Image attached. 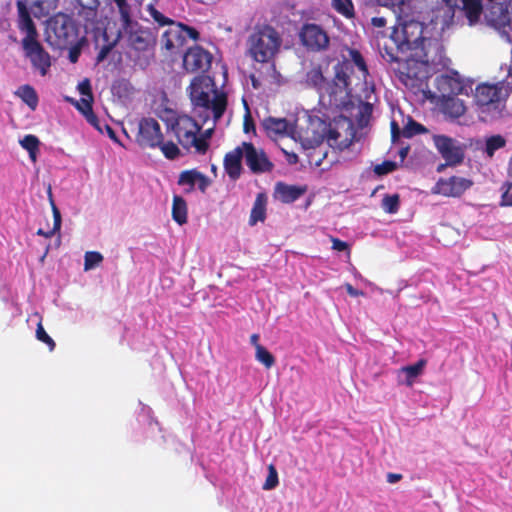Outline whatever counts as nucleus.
<instances>
[{"label":"nucleus","instance_id":"obj_10","mask_svg":"<svg viewBox=\"0 0 512 512\" xmlns=\"http://www.w3.org/2000/svg\"><path fill=\"white\" fill-rule=\"evenodd\" d=\"M512 90V68H508L507 79L494 85L481 84L475 91L477 105L485 111H500L502 103L508 98Z\"/></svg>","mask_w":512,"mask_h":512},{"label":"nucleus","instance_id":"obj_27","mask_svg":"<svg viewBox=\"0 0 512 512\" xmlns=\"http://www.w3.org/2000/svg\"><path fill=\"white\" fill-rule=\"evenodd\" d=\"M442 111L451 119H457L465 114L466 106L464 102L454 96L443 97Z\"/></svg>","mask_w":512,"mask_h":512},{"label":"nucleus","instance_id":"obj_29","mask_svg":"<svg viewBox=\"0 0 512 512\" xmlns=\"http://www.w3.org/2000/svg\"><path fill=\"white\" fill-rule=\"evenodd\" d=\"M304 189L294 186L287 185L285 183H277L275 187L276 197L284 203H292L296 201L303 193Z\"/></svg>","mask_w":512,"mask_h":512},{"label":"nucleus","instance_id":"obj_4","mask_svg":"<svg viewBox=\"0 0 512 512\" xmlns=\"http://www.w3.org/2000/svg\"><path fill=\"white\" fill-rule=\"evenodd\" d=\"M349 65H337L335 78L332 83L323 76L320 67H313L306 73L305 82L309 87L317 90L320 102L338 106L344 103V99L350 94V82L348 77Z\"/></svg>","mask_w":512,"mask_h":512},{"label":"nucleus","instance_id":"obj_57","mask_svg":"<svg viewBox=\"0 0 512 512\" xmlns=\"http://www.w3.org/2000/svg\"><path fill=\"white\" fill-rule=\"evenodd\" d=\"M391 135H392V141H393V143H395L400 135V130H399V127H398V124L396 123V121L391 122Z\"/></svg>","mask_w":512,"mask_h":512},{"label":"nucleus","instance_id":"obj_64","mask_svg":"<svg viewBox=\"0 0 512 512\" xmlns=\"http://www.w3.org/2000/svg\"><path fill=\"white\" fill-rule=\"evenodd\" d=\"M372 24L376 27H383L386 24V19L383 17H374L372 19Z\"/></svg>","mask_w":512,"mask_h":512},{"label":"nucleus","instance_id":"obj_18","mask_svg":"<svg viewBox=\"0 0 512 512\" xmlns=\"http://www.w3.org/2000/svg\"><path fill=\"white\" fill-rule=\"evenodd\" d=\"M302 44L312 51H323L329 46V37L319 25L309 23L303 25L299 33Z\"/></svg>","mask_w":512,"mask_h":512},{"label":"nucleus","instance_id":"obj_50","mask_svg":"<svg viewBox=\"0 0 512 512\" xmlns=\"http://www.w3.org/2000/svg\"><path fill=\"white\" fill-rule=\"evenodd\" d=\"M50 202H51L53 218H54L53 228H54V231H59L61 228V214L51 197H50Z\"/></svg>","mask_w":512,"mask_h":512},{"label":"nucleus","instance_id":"obj_42","mask_svg":"<svg viewBox=\"0 0 512 512\" xmlns=\"http://www.w3.org/2000/svg\"><path fill=\"white\" fill-rule=\"evenodd\" d=\"M83 104L85 105L86 109V120L87 122L92 125L95 129H97L100 133H103V127L104 124L101 123V121L98 119V117L94 114L92 110V104L87 103L83 101Z\"/></svg>","mask_w":512,"mask_h":512},{"label":"nucleus","instance_id":"obj_47","mask_svg":"<svg viewBox=\"0 0 512 512\" xmlns=\"http://www.w3.org/2000/svg\"><path fill=\"white\" fill-rule=\"evenodd\" d=\"M278 485V473L273 465L268 467V475L263 485V489L271 490Z\"/></svg>","mask_w":512,"mask_h":512},{"label":"nucleus","instance_id":"obj_8","mask_svg":"<svg viewBox=\"0 0 512 512\" xmlns=\"http://www.w3.org/2000/svg\"><path fill=\"white\" fill-rule=\"evenodd\" d=\"M45 34L48 44L58 49L74 45L78 40L74 20L64 13H57L46 21Z\"/></svg>","mask_w":512,"mask_h":512},{"label":"nucleus","instance_id":"obj_26","mask_svg":"<svg viewBox=\"0 0 512 512\" xmlns=\"http://www.w3.org/2000/svg\"><path fill=\"white\" fill-rule=\"evenodd\" d=\"M244 158L243 144L226 154L224 168L232 180H237L242 172L241 160Z\"/></svg>","mask_w":512,"mask_h":512},{"label":"nucleus","instance_id":"obj_51","mask_svg":"<svg viewBox=\"0 0 512 512\" xmlns=\"http://www.w3.org/2000/svg\"><path fill=\"white\" fill-rule=\"evenodd\" d=\"M502 189L504 190L502 197H501V206H512V188L504 187L502 186Z\"/></svg>","mask_w":512,"mask_h":512},{"label":"nucleus","instance_id":"obj_56","mask_svg":"<svg viewBox=\"0 0 512 512\" xmlns=\"http://www.w3.org/2000/svg\"><path fill=\"white\" fill-rule=\"evenodd\" d=\"M371 113H372V106H371V104L366 103V104H364V105L361 107V109H360V114H361V117H362V118L360 119V123H361V125H363V122H364V120H363V119H364L365 117H369V116L371 115Z\"/></svg>","mask_w":512,"mask_h":512},{"label":"nucleus","instance_id":"obj_40","mask_svg":"<svg viewBox=\"0 0 512 512\" xmlns=\"http://www.w3.org/2000/svg\"><path fill=\"white\" fill-rule=\"evenodd\" d=\"M200 175L201 173L198 172L197 170L183 171L179 176L178 183L180 185H189L190 188L192 189L196 185L198 176Z\"/></svg>","mask_w":512,"mask_h":512},{"label":"nucleus","instance_id":"obj_5","mask_svg":"<svg viewBox=\"0 0 512 512\" xmlns=\"http://www.w3.org/2000/svg\"><path fill=\"white\" fill-rule=\"evenodd\" d=\"M147 12L159 26H167L160 38V44L168 53L176 54L185 45L187 39L199 38V32L196 29L166 17L153 4L147 6Z\"/></svg>","mask_w":512,"mask_h":512},{"label":"nucleus","instance_id":"obj_55","mask_svg":"<svg viewBox=\"0 0 512 512\" xmlns=\"http://www.w3.org/2000/svg\"><path fill=\"white\" fill-rule=\"evenodd\" d=\"M212 122H213V125L211 127H209L208 129H206L205 131H203L202 133L199 132V138L205 140V143L208 144V140L212 137V134H213V131H214V126H215V123L217 121L214 122L213 119H211Z\"/></svg>","mask_w":512,"mask_h":512},{"label":"nucleus","instance_id":"obj_59","mask_svg":"<svg viewBox=\"0 0 512 512\" xmlns=\"http://www.w3.org/2000/svg\"><path fill=\"white\" fill-rule=\"evenodd\" d=\"M345 288H346L347 293L352 297H357L359 295H363L362 291L355 289L351 284H346Z\"/></svg>","mask_w":512,"mask_h":512},{"label":"nucleus","instance_id":"obj_9","mask_svg":"<svg viewBox=\"0 0 512 512\" xmlns=\"http://www.w3.org/2000/svg\"><path fill=\"white\" fill-rule=\"evenodd\" d=\"M78 5H94L99 6V0H76ZM111 3V12L113 16L118 15V38L121 36L129 35L132 43L140 44L142 43L141 38H139L138 34V21L132 15V6L128 3L127 0H109Z\"/></svg>","mask_w":512,"mask_h":512},{"label":"nucleus","instance_id":"obj_63","mask_svg":"<svg viewBox=\"0 0 512 512\" xmlns=\"http://www.w3.org/2000/svg\"><path fill=\"white\" fill-rule=\"evenodd\" d=\"M104 129L106 130V132H107L108 136H109L112 140H114L115 142H119V141H118V139H117V137H116V134H115L114 130H113L109 125L104 124L103 130H104Z\"/></svg>","mask_w":512,"mask_h":512},{"label":"nucleus","instance_id":"obj_28","mask_svg":"<svg viewBox=\"0 0 512 512\" xmlns=\"http://www.w3.org/2000/svg\"><path fill=\"white\" fill-rule=\"evenodd\" d=\"M349 61L343 63L342 65H349L350 70L348 71V77L350 85L352 84L350 73L353 71V67H356L358 69V79H362L366 81L367 75H368V69L367 65L365 63L364 58L362 57L361 53L356 49H350L349 50Z\"/></svg>","mask_w":512,"mask_h":512},{"label":"nucleus","instance_id":"obj_7","mask_svg":"<svg viewBox=\"0 0 512 512\" xmlns=\"http://www.w3.org/2000/svg\"><path fill=\"white\" fill-rule=\"evenodd\" d=\"M409 67L417 71L416 65L429 66L434 70L446 68L450 60L444 54V47L437 38L427 37L419 46H413V52L406 57Z\"/></svg>","mask_w":512,"mask_h":512},{"label":"nucleus","instance_id":"obj_12","mask_svg":"<svg viewBox=\"0 0 512 512\" xmlns=\"http://www.w3.org/2000/svg\"><path fill=\"white\" fill-rule=\"evenodd\" d=\"M118 22V15L112 16V23H108V26L104 29L102 33L104 39L108 42L107 44L103 45L97 55V62L100 63L104 61L108 54L111 52L112 48L116 45L119 41H124L132 47L135 50L143 51L148 47L149 40H148V33L145 31L142 26L138 23L139 33L138 36L141 38L142 43L140 44H134L132 43L129 35L127 36H121L118 38V30L119 26L117 24Z\"/></svg>","mask_w":512,"mask_h":512},{"label":"nucleus","instance_id":"obj_38","mask_svg":"<svg viewBox=\"0 0 512 512\" xmlns=\"http://www.w3.org/2000/svg\"><path fill=\"white\" fill-rule=\"evenodd\" d=\"M102 261L103 256L101 253L96 251L86 252L84 256V270L89 271L97 267Z\"/></svg>","mask_w":512,"mask_h":512},{"label":"nucleus","instance_id":"obj_20","mask_svg":"<svg viewBox=\"0 0 512 512\" xmlns=\"http://www.w3.org/2000/svg\"><path fill=\"white\" fill-rule=\"evenodd\" d=\"M246 165L255 174L270 172L274 165L262 149H257L252 143L243 142Z\"/></svg>","mask_w":512,"mask_h":512},{"label":"nucleus","instance_id":"obj_60","mask_svg":"<svg viewBox=\"0 0 512 512\" xmlns=\"http://www.w3.org/2000/svg\"><path fill=\"white\" fill-rule=\"evenodd\" d=\"M83 101L91 104L92 98H89V99L82 98L80 101L76 102V108L79 111H81L84 116H86V109H85V105L83 104Z\"/></svg>","mask_w":512,"mask_h":512},{"label":"nucleus","instance_id":"obj_43","mask_svg":"<svg viewBox=\"0 0 512 512\" xmlns=\"http://www.w3.org/2000/svg\"><path fill=\"white\" fill-rule=\"evenodd\" d=\"M333 7L337 12L346 17L353 15V4L351 0H333Z\"/></svg>","mask_w":512,"mask_h":512},{"label":"nucleus","instance_id":"obj_25","mask_svg":"<svg viewBox=\"0 0 512 512\" xmlns=\"http://www.w3.org/2000/svg\"><path fill=\"white\" fill-rule=\"evenodd\" d=\"M436 81L437 87L443 97H447L450 94H462L465 90V85L459 73L456 71H450L449 73L443 74L437 77Z\"/></svg>","mask_w":512,"mask_h":512},{"label":"nucleus","instance_id":"obj_37","mask_svg":"<svg viewBox=\"0 0 512 512\" xmlns=\"http://www.w3.org/2000/svg\"><path fill=\"white\" fill-rule=\"evenodd\" d=\"M399 195L398 194H387L382 199V208L389 214H394L399 209Z\"/></svg>","mask_w":512,"mask_h":512},{"label":"nucleus","instance_id":"obj_17","mask_svg":"<svg viewBox=\"0 0 512 512\" xmlns=\"http://www.w3.org/2000/svg\"><path fill=\"white\" fill-rule=\"evenodd\" d=\"M24 56L30 61L32 68L38 71L41 76L47 75L51 67V56L44 49L40 41H33V43H26L22 46Z\"/></svg>","mask_w":512,"mask_h":512},{"label":"nucleus","instance_id":"obj_15","mask_svg":"<svg viewBox=\"0 0 512 512\" xmlns=\"http://www.w3.org/2000/svg\"><path fill=\"white\" fill-rule=\"evenodd\" d=\"M355 138V129L353 122L345 117L338 116L331 121L330 133L326 138L327 144L339 150L350 147Z\"/></svg>","mask_w":512,"mask_h":512},{"label":"nucleus","instance_id":"obj_46","mask_svg":"<svg viewBox=\"0 0 512 512\" xmlns=\"http://www.w3.org/2000/svg\"><path fill=\"white\" fill-rule=\"evenodd\" d=\"M425 130L426 129L421 124L413 121L412 119H409V122L404 127L402 133L405 137L410 138L416 134L424 132Z\"/></svg>","mask_w":512,"mask_h":512},{"label":"nucleus","instance_id":"obj_1","mask_svg":"<svg viewBox=\"0 0 512 512\" xmlns=\"http://www.w3.org/2000/svg\"><path fill=\"white\" fill-rule=\"evenodd\" d=\"M424 34L425 28L421 22L413 19L404 20L382 45L379 44L381 57L391 65H395L392 69L401 79L417 77V72L409 67L406 57L413 52V46H419L421 41L427 38Z\"/></svg>","mask_w":512,"mask_h":512},{"label":"nucleus","instance_id":"obj_30","mask_svg":"<svg viewBox=\"0 0 512 512\" xmlns=\"http://www.w3.org/2000/svg\"><path fill=\"white\" fill-rule=\"evenodd\" d=\"M385 5L393 9L399 17L408 18L417 9L419 0H384Z\"/></svg>","mask_w":512,"mask_h":512},{"label":"nucleus","instance_id":"obj_21","mask_svg":"<svg viewBox=\"0 0 512 512\" xmlns=\"http://www.w3.org/2000/svg\"><path fill=\"white\" fill-rule=\"evenodd\" d=\"M212 63V55L200 46L188 49L183 56V67L187 72L207 71Z\"/></svg>","mask_w":512,"mask_h":512},{"label":"nucleus","instance_id":"obj_32","mask_svg":"<svg viewBox=\"0 0 512 512\" xmlns=\"http://www.w3.org/2000/svg\"><path fill=\"white\" fill-rule=\"evenodd\" d=\"M15 94L22 99L32 110H35L38 105V96L35 89L30 85L20 86Z\"/></svg>","mask_w":512,"mask_h":512},{"label":"nucleus","instance_id":"obj_33","mask_svg":"<svg viewBox=\"0 0 512 512\" xmlns=\"http://www.w3.org/2000/svg\"><path fill=\"white\" fill-rule=\"evenodd\" d=\"M172 217L179 225H183L187 222L186 202L182 197L177 195L173 198Z\"/></svg>","mask_w":512,"mask_h":512},{"label":"nucleus","instance_id":"obj_54","mask_svg":"<svg viewBox=\"0 0 512 512\" xmlns=\"http://www.w3.org/2000/svg\"><path fill=\"white\" fill-rule=\"evenodd\" d=\"M209 185L208 178L201 173L200 176H198V180L195 186H197L202 192H204Z\"/></svg>","mask_w":512,"mask_h":512},{"label":"nucleus","instance_id":"obj_16","mask_svg":"<svg viewBox=\"0 0 512 512\" xmlns=\"http://www.w3.org/2000/svg\"><path fill=\"white\" fill-rule=\"evenodd\" d=\"M136 142L143 148H156L162 143L163 133L160 123L151 117L142 118L137 123Z\"/></svg>","mask_w":512,"mask_h":512},{"label":"nucleus","instance_id":"obj_45","mask_svg":"<svg viewBox=\"0 0 512 512\" xmlns=\"http://www.w3.org/2000/svg\"><path fill=\"white\" fill-rule=\"evenodd\" d=\"M307 150L309 148H306ZM312 152L309 154L310 157V163H313L315 166L319 167L322 165L323 160L327 156V152L323 151V149L318 146H314L313 148H310Z\"/></svg>","mask_w":512,"mask_h":512},{"label":"nucleus","instance_id":"obj_24","mask_svg":"<svg viewBox=\"0 0 512 512\" xmlns=\"http://www.w3.org/2000/svg\"><path fill=\"white\" fill-rule=\"evenodd\" d=\"M262 125L269 137L290 135L297 140L296 128L285 118L268 117L263 120Z\"/></svg>","mask_w":512,"mask_h":512},{"label":"nucleus","instance_id":"obj_52","mask_svg":"<svg viewBox=\"0 0 512 512\" xmlns=\"http://www.w3.org/2000/svg\"><path fill=\"white\" fill-rule=\"evenodd\" d=\"M78 89L82 95L92 98L91 87H90V83L88 80H84L83 82H81L78 85Z\"/></svg>","mask_w":512,"mask_h":512},{"label":"nucleus","instance_id":"obj_2","mask_svg":"<svg viewBox=\"0 0 512 512\" xmlns=\"http://www.w3.org/2000/svg\"><path fill=\"white\" fill-rule=\"evenodd\" d=\"M448 7L443 10L442 29L452 20L454 12L452 7L461 10L468 19L469 25H475L483 14L488 26L499 31L503 40L512 44V36L507 30L510 17L507 5L497 0H446Z\"/></svg>","mask_w":512,"mask_h":512},{"label":"nucleus","instance_id":"obj_53","mask_svg":"<svg viewBox=\"0 0 512 512\" xmlns=\"http://www.w3.org/2000/svg\"><path fill=\"white\" fill-rule=\"evenodd\" d=\"M332 248L336 251L348 250V244L340 239L332 238Z\"/></svg>","mask_w":512,"mask_h":512},{"label":"nucleus","instance_id":"obj_36","mask_svg":"<svg viewBox=\"0 0 512 512\" xmlns=\"http://www.w3.org/2000/svg\"><path fill=\"white\" fill-rule=\"evenodd\" d=\"M506 144L505 139L501 135H494L486 140L485 152L491 158L496 150L503 148Z\"/></svg>","mask_w":512,"mask_h":512},{"label":"nucleus","instance_id":"obj_41","mask_svg":"<svg viewBox=\"0 0 512 512\" xmlns=\"http://www.w3.org/2000/svg\"><path fill=\"white\" fill-rule=\"evenodd\" d=\"M156 148H160L164 156L171 160L176 159L180 155V150L178 146L171 141L164 142L163 139L162 143Z\"/></svg>","mask_w":512,"mask_h":512},{"label":"nucleus","instance_id":"obj_39","mask_svg":"<svg viewBox=\"0 0 512 512\" xmlns=\"http://www.w3.org/2000/svg\"><path fill=\"white\" fill-rule=\"evenodd\" d=\"M255 357L259 362L264 364L266 368L272 367L275 363L273 355L262 345H257Z\"/></svg>","mask_w":512,"mask_h":512},{"label":"nucleus","instance_id":"obj_61","mask_svg":"<svg viewBox=\"0 0 512 512\" xmlns=\"http://www.w3.org/2000/svg\"><path fill=\"white\" fill-rule=\"evenodd\" d=\"M402 479V475L401 474H396V473H388L387 474V481L390 483V484H394V483H397L398 481H400Z\"/></svg>","mask_w":512,"mask_h":512},{"label":"nucleus","instance_id":"obj_14","mask_svg":"<svg viewBox=\"0 0 512 512\" xmlns=\"http://www.w3.org/2000/svg\"><path fill=\"white\" fill-rule=\"evenodd\" d=\"M433 142L438 153L445 160V164L438 167L439 172L445 166H457L463 162L466 151L464 143L446 135H434Z\"/></svg>","mask_w":512,"mask_h":512},{"label":"nucleus","instance_id":"obj_49","mask_svg":"<svg viewBox=\"0 0 512 512\" xmlns=\"http://www.w3.org/2000/svg\"><path fill=\"white\" fill-rule=\"evenodd\" d=\"M397 167V164L392 161H385L382 164H378L374 168V172L377 175H385L392 171H394Z\"/></svg>","mask_w":512,"mask_h":512},{"label":"nucleus","instance_id":"obj_58","mask_svg":"<svg viewBox=\"0 0 512 512\" xmlns=\"http://www.w3.org/2000/svg\"><path fill=\"white\" fill-rule=\"evenodd\" d=\"M507 174L508 180L504 183V187L512 188V156L509 159Z\"/></svg>","mask_w":512,"mask_h":512},{"label":"nucleus","instance_id":"obj_11","mask_svg":"<svg viewBox=\"0 0 512 512\" xmlns=\"http://www.w3.org/2000/svg\"><path fill=\"white\" fill-rule=\"evenodd\" d=\"M172 130L178 139L179 144L186 150L192 148L200 154H204L208 149L205 140L199 138L201 125L188 115H180L172 124Z\"/></svg>","mask_w":512,"mask_h":512},{"label":"nucleus","instance_id":"obj_6","mask_svg":"<svg viewBox=\"0 0 512 512\" xmlns=\"http://www.w3.org/2000/svg\"><path fill=\"white\" fill-rule=\"evenodd\" d=\"M282 39L271 26L254 29L247 40L250 57L260 63L271 62L279 52Z\"/></svg>","mask_w":512,"mask_h":512},{"label":"nucleus","instance_id":"obj_35","mask_svg":"<svg viewBox=\"0 0 512 512\" xmlns=\"http://www.w3.org/2000/svg\"><path fill=\"white\" fill-rule=\"evenodd\" d=\"M265 219V204L262 201L261 196L259 195L253 205L251 210L250 225H255L259 221H264Z\"/></svg>","mask_w":512,"mask_h":512},{"label":"nucleus","instance_id":"obj_44","mask_svg":"<svg viewBox=\"0 0 512 512\" xmlns=\"http://www.w3.org/2000/svg\"><path fill=\"white\" fill-rule=\"evenodd\" d=\"M21 147L25 149L27 152H31L32 150H39L40 141L34 135H26L19 141Z\"/></svg>","mask_w":512,"mask_h":512},{"label":"nucleus","instance_id":"obj_3","mask_svg":"<svg viewBox=\"0 0 512 512\" xmlns=\"http://www.w3.org/2000/svg\"><path fill=\"white\" fill-rule=\"evenodd\" d=\"M194 114L206 123L209 119L218 121L227 106V96L216 88L213 78L199 75L193 78L188 88Z\"/></svg>","mask_w":512,"mask_h":512},{"label":"nucleus","instance_id":"obj_34","mask_svg":"<svg viewBox=\"0 0 512 512\" xmlns=\"http://www.w3.org/2000/svg\"><path fill=\"white\" fill-rule=\"evenodd\" d=\"M425 365L426 361L421 359L413 365H408L401 368V372L406 375L405 383L407 386H412L414 379L422 374Z\"/></svg>","mask_w":512,"mask_h":512},{"label":"nucleus","instance_id":"obj_23","mask_svg":"<svg viewBox=\"0 0 512 512\" xmlns=\"http://www.w3.org/2000/svg\"><path fill=\"white\" fill-rule=\"evenodd\" d=\"M77 14L86 33H93L96 37L97 34H100L106 28L98 15V6L80 5Z\"/></svg>","mask_w":512,"mask_h":512},{"label":"nucleus","instance_id":"obj_62","mask_svg":"<svg viewBox=\"0 0 512 512\" xmlns=\"http://www.w3.org/2000/svg\"><path fill=\"white\" fill-rule=\"evenodd\" d=\"M79 55H80V51L79 49L77 48H73L70 50L69 52V60L72 62V63H75L77 62L78 58H79Z\"/></svg>","mask_w":512,"mask_h":512},{"label":"nucleus","instance_id":"obj_22","mask_svg":"<svg viewBox=\"0 0 512 512\" xmlns=\"http://www.w3.org/2000/svg\"><path fill=\"white\" fill-rule=\"evenodd\" d=\"M472 184L473 182L467 178L453 176L448 179H440L433 188V192L447 197H458Z\"/></svg>","mask_w":512,"mask_h":512},{"label":"nucleus","instance_id":"obj_13","mask_svg":"<svg viewBox=\"0 0 512 512\" xmlns=\"http://www.w3.org/2000/svg\"><path fill=\"white\" fill-rule=\"evenodd\" d=\"M306 122V128H301L300 132L297 131V139L301 142L302 147L313 148L321 145L330 133L331 122H326L318 115H308Z\"/></svg>","mask_w":512,"mask_h":512},{"label":"nucleus","instance_id":"obj_19","mask_svg":"<svg viewBox=\"0 0 512 512\" xmlns=\"http://www.w3.org/2000/svg\"><path fill=\"white\" fill-rule=\"evenodd\" d=\"M16 6L18 14L16 21L17 28L24 36L21 40V46L26 45L27 42L30 44L33 43V41H39V33L34 21L31 18V11L21 0L17 1Z\"/></svg>","mask_w":512,"mask_h":512},{"label":"nucleus","instance_id":"obj_48","mask_svg":"<svg viewBox=\"0 0 512 512\" xmlns=\"http://www.w3.org/2000/svg\"><path fill=\"white\" fill-rule=\"evenodd\" d=\"M36 338L46 343L49 346V349L52 351L55 347V342L53 339L46 333L44 327L42 326L41 322L38 323L37 329H36Z\"/></svg>","mask_w":512,"mask_h":512},{"label":"nucleus","instance_id":"obj_31","mask_svg":"<svg viewBox=\"0 0 512 512\" xmlns=\"http://www.w3.org/2000/svg\"><path fill=\"white\" fill-rule=\"evenodd\" d=\"M34 17L40 18L55 9L58 0H25L23 1Z\"/></svg>","mask_w":512,"mask_h":512}]
</instances>
